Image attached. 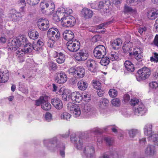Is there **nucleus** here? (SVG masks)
Returning <instances> with one entry per match:
<instances>
[{
  "mask_svg": "<svg viewBox=\"0 0 158 158\" xmlns=\"http://www.w3.org/2000/svg\"><path fill=\"white\" fill-rule=\"evenodd\" d=\"M28 43L27 39L21 35L18 39H13L10 41L8 44V50L15 51L22 45H24Z\"/></svg>",
  "mask_w": 158,
  "mask_h": 158,
  "instance_id": "nucleus-1",
  "label": "nucleus"
},
{
  "mask_svg": "<svg viewBox=\"0 0 158 158\" xmlns=\"http://www.w3.org/2000/svg\"><path fill=\"white\" fill-rule=\"evenodd\" d=\"M152 126L151 124H147L144 128V133L148 136V140L153 143L155 145L158 146V134H153L152 130Z\"/></svg>",
  "mask_w": 158,
  "mask_h": 158,
  "instance_id": "nucleus-2",
  "label": "nucleus"
},
{
  "mask_svg": "<svg viewBox=\"0 0 158 158\" xmlns=\"http://www.w3.org/2000/svg\"><path fill=\"white\" fill-rule=\"evenodd\" d=\"M44 145L48 147L49 150L52 151L58 150L59 148L58 139L56 137L52 139L44 140Z\"/></svg>",
  "mask_w": 158,
  "mask_h": 158,
  "instance_id": "nucleus-3",
  "label": "nucleus"
},
{
  "mask_svg": "<svg viewBox=\"0 0 158 158\" xmlns=\"http://www.w3.org/2000/svg\"><path fill=\"white\" fill-rule=\"evenodd\" d=\"M60 21H61V26L65 28L73 26L76 22L75 18L72 16H63Z\"/></svg>",
  "mask_w": 158,
  "mask_h": 158,
  "instance_id": "nucleus-4",
  "label": "nucleus"
},
{
  "mask_svg": "<svg viewBox=\"0 0 158 158\" xmlns=\"http://www.w3.org/2000/svg\"><path fill=\"white\" fill-rule=\"evenodd\" d=\"M137 74L138 75L137 76L136 79L138 81H139L148 78L151 73L148 68L144 67L139 70L137 72Z\"/></svg>",
  "mask_w": 158,
  "mask_h": 158,
  "instance_id": "nucleus-5",
  "label": "nucleus"
},
{
  "mask_svg": "<svg viewBox=\"0 0 158 158\" xmlns=\"http://www.w3.org/2000/svg\"><path fill=\"white\" fill-rule=\"evenodd\" d=\"M93 53L96 58L101 59L106 54V49L103 45H98L94 48Z\"/></svg>",
  "mask_w": 158,
  "mask_h": 158,
  "instance_id": "nucleus-6",
  "label": "nucleus"
},
{
  "mask_svg": "<svg viewBox=\"0 0 158 158\" xmlns=\"http://www.w3.org/2000/svg\"><path fill=\"white\" fill-rule=\"evenodd\" d=\"M68 110L72 112L73 116L75 117L79 116L81 111L79 106L77 104L72 102H70L67 105Z\"/></svg>",
  "mask_w": 158,
  "mask_h": 158,
  "instance_id": "nucleus-7",
  "label": "nucleus"
},
{
  "mask_svg": "<svg viewBox=\"0 0 158 158\" xmlns=\"http://www.w3.org/2000/svg\"><path fill=\"white\" fill-rule=\"evenodd\" d=\"M66 45L68 49L71 52H77L80 48V42L76 40L68 41Z\"/></svg>",
  "mask_w": 158,
  "mask_h": 158,
  "instance_id": "nucleus-8",
  "label": "nucleus"
},
{
  "mask_svg": "<svg viewBox=\"0 0 158 158\" xmlns=\"http://www.w3.org/2000/svg\"><path fill=\"white\" fill-rule=\"evenodd\" d=\"M37 26L42 31H46L49 27V23L48 20L44 18L40 19L38 20Z\"/></svg>",
  "mask_w": 158,
  "mask_h": 158,
  "instance_id": "nucleus-9",
  "label": "nucleus"
},
{
  "mask_svg": "<svg viewBox=\"0 0 158 158\" xmlns=\"http://www.w3.org/2000/svg\"><path fill=\"white\" fill-rule=\"evenodd\" d=\"M110 5V2L109 0H106L105 2L101 1L97 3V9L102 8L104 13H107L109 11V6Z\"/></svg>",
  "mask_w": 158,
  "mask_h": 158,
  "instance_id": "nucleus-10",
  "label": "nucleus"
},
{
  "mask_svg": "<svg viewBox=\"0 0 158 158\" xmlns=\"http://www.w3.org/2000/svg\"><path fill=\"white\" fill-rule=\"evenodd\" d=\"M144 153L145 155L147 156H154L156 153L155 147L152 145H148L144 149Z\"/></svg>",
  "mask_w": 158,
  "mask_h": 158,
  "instance_id": "nucleus-11",
  "label": "nucleus"
},
{
  "mask_svg": "<svg viewBox=\"0 0 158 158\" xmlns=\"http://www.w3.org/2000/svg\"><path fill=\"white\" fill-rule=\"evenodd\" d=\"M44 44V40L42 38L40 39L36 43H33L32 46L33 49L37 52L41 51L43 48Z\"/></svg>",
  "mask_w": 158,
  "mask_h": 158,
  "instance_id": "nucleus-12",
  "label": "nucleus"
},
{
  "mask_svg": "<svg viewBox=\"0 0 158 158\" xmlns=\"http://www.w3.org/2000/svg\"><path fill=\"white\" fill-rule=\"evenodd\" d=\"M9 78L8 71L3 69H0V82L5 83L7 82Z\"/></svg>",
  "mask_w": 158,
  "mask_h": 158,
  "instance_id": "nucleus-13",
  "label": "nucleus"
},
{
  "mask_svg": "<svg viewBox=\"0 0 158 158\" xmlns=\"http://www.w3.org/2000/svg\"><path fill=\"white\" fill-rule=\"evenodd\" d=\"M88 56V53L85 51L82 50L77 53L75 58L78 61H84L87 59Z\"/></svg>",
  "mask_w": 158,
  "mask_h": 158,
  "instance_id": "nucleus-14",
  "label": "nucleus"
},
{
  "mask_svg": "<svg viewBox=\"0 0 158 158\" xmlns=\"http://www.w3.org/2000/svg\"><path fill=\"white\" fill-rule=\"evenodd\" d=\"M83 154L87 158L93 157L95 151L94 148L91 146L85 147L83 150Z\"/></svg>",
  "mask_w": 158,
  "mask_h": 158,
  "instance_id": "nucleus-15",
  "label": "nucleus"
},
{
  "mask_svg": "<svg viewBox=\"0 0 158 158\" xmlns=\"http://www.w3.org/2000/svg\"><path fill=\"white\" fill-rule=\"evenodd\" d=\"M11 12L10 17L12 21L15 22L21 19L22 16L20 12L17 11L14 9H12Z\"/></svg>",
  "mask_w": 158,
  "mask_h": 158,
  "instance_id": "nucleus-16",
  "label": "nucleus"
},
{
  "mask_svg": "<svg viewBox=\"0 0 158 158\" xmlns=\"http://www.w3.org/2000/svg\"><path fill=\"white\" fill-rule=\"evenodd\" d=\"M146 109L144 106L140 103V104L137 107H135L134 113L138 116H142L146 112Z\"/></svg>",
  "mask_w": 158,
  "mask_h": 158,
  "instance_id": "nucleus-17",
  "label": "nucleus"
},
{
  "mask_svg": "<svg viewBox=\"0 0 158 158\" xmlns=\"http://www.w3.org/2000/svg\"><path fill=\"white\" fill-rule=\"evenodd\" d=\"M71 140L72 143L75 144V146L77 149H80L81 148L83 141L80 138H76V136L74 135V137L71 136Z\"/></svg>",
  "mask_w": 158,
  "mask_h": 158,
  "instance_id": "nucleus-18",
  "label": "nucleus"
},
{
  "mask_svg": "<svg viewBox=\"0 0 158 158\" xmlns=\"http://www.w3.org/2000/svg\"><path fill=\"white\" fill-rule=\"evenodd\" d=\"M71 99L74 102L79 103L83 99V97L79 93L75 92L71 94Z\"/></svg>",
  "mask_w": 158,
  "mask_h": 158,
  "instance_id": "nucleus-19",
  "label": "nucleus"
},
{
  "mask_svg": "<svg viewBox=\"0 0 158 158\" xmlns=\"http://www.w3.org/2000/svg\"><path fill=\"white\" fill-rule=\"evenodd\" d=\"M63 35L64 39L68 41L76 40V39L74 38V33L71 31H65L63 33Z\"/></svg>",
  "mask_w": 158,
  "mask_h": 158,
  "instance_id": "nucleus-20",
  "label": "nucleus"
},
{
  "mask_svg": "<svg viewBox=\"0 0 158 158\" xmlns=\"http://www.w3.org/2000/svg\"><path fill=\"white\" fill-rule=\"evenodd\" d=\"M133 45L131 42H129L126 43H124V45L123 47V49L124 52L125 53H129V55L131 56L132 55V52H130L131 48L132 47Z\"/></svg>",
  "mask_w": 158,
  "mask_h": 158,
  "instance_id": "nucleus-21",
  "label": "nucleus"
},
{
  "mask_svg": "<svg viewBox=\"0 0 158 158\" xmlns=\"http://www.w3.org/2000/svg\"><path fill=\"white\" fill-rule=\"evenodd\" d=\"M111 45L115 49H118L121 46L122 41L120 39H117L110 42Z\"/></svg>",
  "mask_w": 158,
  "mask_h": 158,
  "instance_id": "nucleus-22",
  "label": "nucleus"
},
{
  "mask_svg": "<svg viewBox=\"0 0 158 158\" xmlns=\"http://www.w3.org/2000/svg\"><path fill=\"white\" fill-rule=\"evenodd\" d=\"M82 15L85 19H89L92 17L93 14L92 10L87 8H84L81 11Z\"/></svg>",
  "mask_w": 158,
  "mask_h": 158,
  "instance_id": "nucleus-23",
  "label": "nucleus"
},
{
  "mask_svg": "<svg viewBox=\"0 0 158 158\" xmlns=\"http://www.w3.org/2000/svg\"><path fill=\"white\" fill-rule=\"evenodd\" d=\"M95 61L93 59L89 60H87L86 65L88 69L91 72L94 73L95 72Z\"/></svg>",
  "mask_w": 158,
  "mask_h": 158,
  "instance_id": "nucleus-24",
  "label": "nucleus"
},
{
  "mask_svg": "<svg viewBox=\"0 0 158 158\" xmlns=\"http://www.w3.org/2000/svg\"><path fill=\"white\" fill-rule=\"evenodd\" d=\"M109 103V100L105 98H102L99 102V106L101 110L107 108Z\"/></svg>",
  "mask_w": 158,
  "mask_h": 158,
  "instance_id": "nucleus-25",
  "label": "nucleus"
},
{
  "mask_svg": "<svg viewBox=\"0 0 158 158\" xmlns=\"http://www.w3.org/2000/svg\"><path fill=\"white\" fill-rule=\"evenodd\" d=\"M76 76L78 78L83 77L85 74V69L81 66H79L76 67Z\"/></svg>",
  "mask_w": 158,
  "mask_h": 158,
  "instance_id": "nucleus-26",
  "label": "nucleus"
},
{
  "mask_svg": "<svg viewBox=\"0 0 158 158\" xmlns=\"http://www.w3.org/2000/svg\"><path fill=\"white\" fill-rule=\"evenodd\" d=\"M81 106L82 111L84 113H87L90 112L93 109L92 106L89 104H82Z\"/></svg>",
  "mask_w": 158,
  "mask_h": 158,
  "instance_id": "nucleus-27",
  "label": "nucleus"
},
{
  "mask_svg": "<svg viewBox=\"0 0 158 158\" xmlns=\"http://www.w3.org/2000/svg\"><path fill=\"white\" fill-rule=\"evenodd\" d=\"M125 67L127 70L129 72H133L135 67L133 64L130 61L126 60L124 63Z\"/></svg>",
  "mask_w": 158,
  "mask_h": 158,
  "instance_id": "nucleus-28",
  "label": "nucleus"
},
{
  "mask_svg": "<svg viewBox=\"0 0 158 158\" xmlns=\"http://www.w3.org/2000/svg\"><path fill=\"white\" fill-rule=\"evenodd\" d=\"M63 91L61 95L62 99L64 101H69L70 99L71 94L69 93L66 90H64L62 88L60 89V93Z\"/></svg>",
  "mask_w": 158,
  "mask_h": 158,
  "instance_id": "nucleus-29",
  "label": "nucleus"
},
{
  "mask_svg": "<svg viewBox=\"0 0 158 158\" xmlns=\"http://www.w3.org/2000/svg\"><path fill=\"white\" fill-rule=\"evenodd\" d=\"M148 17L151 19H154L158 17V9L152 11L147 14Z\"/></svg>",
  "mask_w": 158,
  "mask_h": 158,
  "instance_id": "nucleus-30",
  "label": "nucleus"
},
{
  "mask_svg": "<svg viewBox=\"0 0 158 158\" xmlns=\"http://www.w3.org/2000/svg\"><path fill=\"white\" fill-rule=\"evenodd\" d=\"M129 136L131 139H133L139 132V130L136 129H132L127 130Z\"/></svg>",
  "mask_w": 158,
  "mask_h": 158,
  "instance_id": "nucleus-31",
  "label": "nucleus"
},
{
  "mask_svg": "<svg viewBox=\"0 0 158 158\" xmlns=\"http://www.w3.org/2000/svg\"><path fill=\"white\" fill-rule=\"evenodd\" d=\"M77 86L79 89L81 90H84L87 87V84L83 80H80L77 83Z\"/></svg>",
  "mask_w": 158,
  "mask_h": 158,
  "instance_id": "nucleus-32",
  "label": "nucleus"
},
{
  "mask_svg": "<svg viewBox=\"0 0 158 158\" xmlns=\"http://www.w3.org/2000/svg\"><path fill=\"white\" fill-rule=\"evenodd\" d=\"M32 46L30 43H28L24 45L23 48L24 54L31 52L33 49Z\"/></svg>",
  "mask_w": 158,
  "mask_h": 158,
  "instance_id": "nucleus-33",
  "label": "nucleus"
},
{
  "mask_svg": "<svg viewBox=\"0 0 158 158\" xmlns=\"http://www.w3.org/2000/svg\"><path fill=\"white\" fill-rule=\"evenodd\" d=\"M132 55L134 56L135 59L138 61H141L143 60V56L141 53H139L137 51L133 52Z\"/></svg>",
  "mask_w": 158,
  "mask_h": 158,
  "instance_id": "nucleus-34",
  "label": "nucleus"
},
{
  "mask_svg": "<svg viewBox=\"0 0 158 158\" xmlns=\"http://www.w3.org/2000/svg\"><path fill=\"white\" fill-rule=\"evenodd\" d=\"M67 79L66 75L64 73L60 72V84H63L65 83Z\"/></svg>",
  "mask_w": 158,
  "mask_h": 158,
  "instance_id": "nucleus-35",
  "label": "nucleus"
},
{
  "mask_svg": "<svg viewBox=\"0 0 158 158\" xmlns=\"http://www.w3.org/2000/svg\"><path fill=\"white\" fill-rule=\"evenodd\" d=\"M51 105L46 100H45V102L42 104L41 108L44 110H48L51 109Z\"/></svg>",
  "mask_w": 158,
  "mask_h": 158,
  "instance_id": "nucleus-36",
  "label": "nucleus"
},
{
  "mask_svg": "<svg viewBox=\"0 0 158 158\" xmlns=\"http://www.w3.org/2000/svg\"><path fill=\"white\" fill-rule=\"evenodd\" d=\"M52 103V105L57 109H59V99L58 98H55L51 100Z\"/></svg>",
  "mask_w": 158,
  "mask_h": 158,
  "instance_id": "nucleus-37",
  "label": "nucleus"
},
{
  "mask_svg": "<svg viewBox=\"0 0 158 158\" xmlns=\"http://www.w3.org/2000/svg\"><path fill=\"white\" fill-rule=\"evenodd\" d=\"M145 0H127V2L130 5L134 6L140 2H143Z\"/></svg>",
  "mask_w": 158,
  "mask_h": 158,
  "instance_id": "nucleus-38",
  "label": "nucleus"
},
{
  "mask_svg": "<svg viewBox=\"0 0 158 158\" xmlns=\"http://www.w3.org/2000/svg\"><path fill=\"white\" fill-rule=\"evenodd\" d=\"M110 59L112 61H114L118 59V53L115 51H112L110 53Z\"/></svg>",
  "mask_w": 158,
  "mask_h": 158,
  "instance_id": "nucleus-39",
  "label": "nucleus"
},
{
  "mask_svg": "<svg viewBox=\"0 0 158 158\" xmlns=\"http://www.w3.org/2000/svg\"><path fill=\"white\" fill-rule=\"evenodd\" d=\"M101 60L100 61L101 64L103 66H105L108 65L110 62V59L107 57H102L101 58Z\"/></svg>",
  "mask_w": 158,
  "mask_h": 158,
  "instance_id": "nucleus-40",
  "label": "nucleus"
},
{
  "mask_svg": "<svg viewBox=\"0 0 158 158\" xmlns=\"http://www.w3.org/2000/svg\"><path fill=\"white\" fill-rule=\"evenodd\" d=\"M92 84L94 87L97 90H99L101 88V83L99 81L96 80L93 81Z\"/></svg>",
  "mask_w": 158,
  "mask_h": 158,
  "instance_id": "nucleus-41",
  "label": "nucleus"
},
{
  "mask_svg": "<svg viewBox=\"0 0 158 158\" xmlns=\"http://www.w3.org/2000/svg\"><path fill=\"white\" fill-rule=\"evenodd\" d=\"M29 37L31 39H35L37 38L39 36V33L35 31H31L29 33Z\"/></svg>",
  "mask_w": 158,
  "mask_h": 158,
  "instance_id": "nucleus-42",
  "label": "nucleus"
},
{
  "mask_svg": "<svg viewBox=\"0 0 158 158\" xmlns=\"http://www.w3.org/2000/svg\"><path fill=\"white\" fill-rule=\"evenodd\" d=\"M108 93L109 95L112 98L116 97L118 94V91L113 89H110Z\"/></svg>",
  "mask_w": 158,
  "mask_h": 158,
  "instance_id": "nucleus-43",
  "label": "nucleus"
},
{
  "mask_svg": "<svg viewBox=\"0 0 158 158\" xmlns=\"http://www.w3.org/2000/svg\"><path fill=\"white\" fill-rule=\"evenodd\" d=\"M45 100L43 96L40 97L38 100L35 101V105L37 106L41 105V106H42V104L45 102Z\"/></svg>",
  "mask_w": 158,
  "mask_h": 158,
  "instance_id": "nucleus-44",
  "label": "nucleus"
},
{
  "mask_svg": "<svg viewBox=\"0 0 158 158\" xmlns=\"http://www.w3.org/2000/svg\"><path fill=\"white\" fill-rule=\"evenodd\" d=\"M111 103L113 106H118L120 105L121 101L119 98H115L112 100Z\"/></svg>",
  "mask_w": 158,
  "mask_h": 158,
  "instance_id": "nucleus-45",
  "label": "nucleus"
},
{
  "mask_svg": "<svg viewBox=\"0 0 158 158\" xmlns=\"http://www.w3.org/2000/svg\"><path fill=\"white\" fill-rule=\"evenodd\" d=\"M71 117V115L67 112L63 113L61 115V118L62 119L66 120H68Z\"/></svg>",
  "mask_w": 158,
  "mask_h": 158,
  "instance_id": "nucleus-46",
  "label": "nucleus"
},
{
  "mask_svg": "<svg viewBox=\"0 0 158 158\" xmlns=\"http://www.w3.org/2000/svg\"><path fill=\"white\" fill-rule=\"evenodd\" d=\"M134 10L130 7L128 6L127 5H125L124 6V11L125 13L133 12H134Z\"/></svg>",
  "mask_w": 158,
  "mask_h": 158,
  "instance_id": "nucleus-47",
  "label": "nucleus"
},
{
  "mask_svg": "<svg viewBox=\"0 0 158 158\" xmlns=\"http://www.w3.org/2000/svg\"><path fill=\"white\" fill-rule=\"evenodd\" d=\"M150 88L152 89H156L158 87V83L156 81H152L149 83Z\"/></svg>",
  "mask_w": 158,
  "mask_h": 158,
  "instance_id": "nucleus-48",
  "label": "nucleus"
},
{
  "mask_svg": "<svg viewBox=\"0 0 158 158\" xmlns=\"http://www.w3.org/2000/svg\"><path fill=\"white\" fill-rule=\"evenodd\" d=\"M150 60L151 61L157 62H158V54L156 53H154L153 56L151 57Z\"/></svg>",
  "mask_w": 158,
  "mask_h": 158,
  "instance_id": "nucleus-49",
  "label": "nucleus"
},
{
  "mask_svg": "<svg viewBox=\"0 0 158 158\" xmlns=\"http://www.w3.org/2000/svg\"><path fill=\"white\" fill-rule=\"evenodd\" d=\"M59 11H56V13L54 14L53 15V19L56 22H59Z\"/></svg>",
  "mask_w": 158,
  "mask_h": 158,
  "instance_id": "nucleus-50",
  "label": "nucleus"
},
{
  "mask_svg": "<svg viewBox=\"0 0 158 158\" xmlns=\"http://www.w3.org/2000/svg\"><path fill=\"white\" fill-rule=\"evenodd\" d=\"M76 67H72L69 69L68 71L69 74H71L74 76H76Z\"/></svg>",
  "mask_w": 158,
  "mask_h": 158,
  "instance_id": "nucleus-51",
  "label": "nucleus"
},
{
  "mask_svg": "<svg viewBox=\"0 0 158 158\" xmlns=\"http://www.w3.org/2000/svg\"><path fill=\"white\" fill-rule=\"evenodd\" d=\"M56 33V31H53V28H51L49 29L47 32L48 35L49 36L50 35H52V36L54 37L55 39V35Z\"/></svg>",
  "mask_w": 158,
  "mask_h": 158,
  "instance_id": "nucleus-52",
  "label": "nucleus"
},
{
  "mask_svg": "<svg viewBox=\"0 0 158 158\" xmlns=\"http://www.w3.org/2000/svg\"><path fill=\"white\" fill-rule=\"evenodd\" d=\"M112 21H109L106 23H102L100 24L97 26V28H96L97 30L103 28V27H105V26L106 24L109 25L111 23H112Z\"/></svg>",
  "mask_w": 158,
  "mask_h": 158,
  "instance_id": "nucleus-53",
  "label": "nucleus"
},
{
  "mask_svg": "<svg viewBox=\"0 0 158 158\" xmlns=\"http://www.w3.org/2000/svg\"><path fill=\"white\" fill-rule=\"evenodd\" d=\"M45 120L48 122L50 121L52 119V114L49 113H46L45 115Z\"/></svg>",
  "mask_w": 158,
  "mask_h": 158,
  "instance_id": "nucleus-54",
  "label": "nucleus"
},
{
  "mask_svg": "<svg viewBox=\"0 0 158 158\" xmlns=\"http://www.w3.org/2000/svg\"><path fill=\"white\" fill-rule=\"evenodd\" d=\"M49 5V4H48L47 2H42L40 5V7L41 8V10H43L45 9V7L46 6V7H48Z\"/></svg>",
  "mask_w": 158,
  "mask_h": 158,
  "instance_id": "nucleus-55",
  "label": "nucleus"
},
{
  "mask_svg": "<svg viewBox=\"0 0 158 158\" xmlns=\"http://www.w3.org/2000/svg\"><path fill=\"white\" fill-rule=\"evenodd\" d=\"M139 99H131L130 101V104L132 106H135L139 104Z\"/></svg>",
  "mask_w": 158,
  "mask_h": 158,
  "instance_id": "nucleus-56",
  "label": "nucleus"
},
{
  "mask_svg": "<svg viewBox=\"0 0 158 158\" xmlns=\"http://www.w3.org/2000/svg\"><path fill=\"white\" fill-rule=\"evenodd\" d=\"M39 1L40 0H35L32 1L27 0V2L30 5L32 6L35 5L37 4Z\"/></svg>",
  "mask_w": 158,
  "mask_h": 158,
  "instance_id": "nucleus-57",
  "label": "nucleus"
},
{
  "mask_svg": "<svg viewBox=\"0 0 158 158\" xmlns=\"http://www.w3.org/2000/svg\"><path fill=\"white\" fill-rule=\"evenodd\" d=\"M104 140L106 143L109 145H111L113 144V140L110 138L105 137L104 138Z\"/></svg>",
  "mask_w": 158,
  "mask_h": 158,
  "instance_id": "nucleus-58",
  "label": "nucleus"
},
{
  "mask_svg": "<svg viewBox=\"0 0 158 158\" xmlns=\"http://www.w3.org/2000/svg\"><path fill=\"white\" fill-rule=\"evenodd\" d=\"M49 67L52 70H55L57 68V66L56 64L52 62H49Z\"/></svg>",
  "mask_w": 158,
  "mask_h": 158,
  "instance_id": "nucleus-59",
  "label": "nucleus"
},
{
  "mask_svg": "<svg viewBox=\"0 0 158 158\" xmlns=\"http://www.w3.org/2000/svg\"><path fill=\"white\" fill-rule=\"evenodd\" d=\"M66 57L65 55L62 53L60 52V64L64 63Z\"/></svg>",
  "mask_w": 158,
  "mask_h": 158,
  "instance_id": "nucleus-60",
  "label": "nucleus"
},
{
  "mask_svg": "<svg viewBox=\"0 0 158 158\" xmlns=\"http://www.w3.org/2000/svg\"><path fill=\"white\" fill-rule=\"evenodd\" d=\"M72 12L73 11L72 9H67L63 15V16L67 17L68 16H71L70 15H69L72 13Z\"/></svg>",
  "mask_w": 158,
  "mask_h": 158,
  "instance_id": "nucleus-61",
  "label": "nucleus"
},
{
  "mask_svg": "<svg viewBox=\"0 0 158 158\" xmlns=\"http://www.w3.org/2000/svg\"><path fill=\"white\" fill-rule=\"evenodd\" d=\"M48 46L50 48L53 47L54 44L55 42L54 40L52 39H49L48 41Z\"/></svg>",
  "mask_w": 158,
  "mask_h": 158,
  "instance_id": "nucleus-62",
  "label": "nucleus"
},
{
  "mask_svg": "<svg viewBox=\"0 0 158 158\" xmlns=\"http://www.w3.org/2000/svg\"><path fill=\"white\" fill-rule=\"evenodd\" d=\"M92 132L96 135L102 132V131L98 128H94L91 130Z\"/></svg>",
  "mask_w": 158,
  "mask_h": 158,
  "instance_id": "nucleus-63",
  "label": "nucleus"
},
{
  "mask_svg": "<svg viewBox=\"0 0 158 158\" xmlns=\"http://www.w3.org/2000/svg\"><path fill=\"white\" fill-rule=\"evenodd\" d=\"M113 155L114 158H119L121 156L120 152H114Z\"/></svg>",
  "mask_w": 158,
  "mask_h": 158,
  "instance_id": "nucleus-64",
  "label": "nucleus"
}]
</instances>
